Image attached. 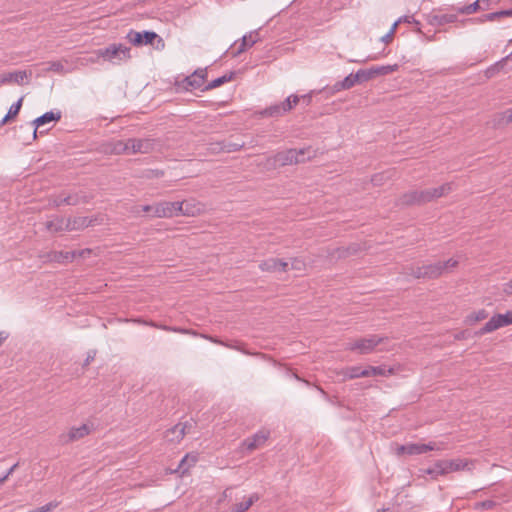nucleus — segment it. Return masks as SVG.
<instances>
[{
  "label": "nucleus",
  "instance_id": "obj_47",
  "mask_svg": "<svg viewBox=\"0 0 512 512\" xmlns=\"http://www.w3.org/2000/svg\"><path fill=\"white\" fill-rule=\"evenodd\" d=\"M223 84H224V75L218 77L217 79H215V80L209 82L207 85H205V87L203 88V91L216 88V87L221 86Z\"/></svg>",
  "mask_w": 512,
  "mask_h": 512
},
{
  "label": "nucleus",
  "instance_id": "obj_9",
  "mask_svg": "<svg viewBox=\"0 0 512 512\" xmlns=\"http://www.w3.org/2000/svg\"><path fill=\"white\" fill-rule=\"evenodd\" d=\"M126 39L135 46L152 44L155 39H158L159 42H162V39L159 37V35L153 31L137 32L130 30L126 35Z\"/></svg>",
  "mask_w": 512,
  "mask_h": 512
},
{
  "label": "nucleus",
  "instance_id": "obj_36",
  "mask_svg": "<svg viewBox=\"0 0 512 512\" xmlns=\"http://www.w3.org/2000/svg\"><path fill=\"white\" fill-rule=\"evenodd\" d=\"M359 368L360 366H350L342 369L340 374L343 376L344 380H352L359 378Z\"/></svg>",
  "mask_w": 512,
  "mask_h": 512
},
{
  "label": "nucleus",
  "instance_id": "obj_21",
  "mask_svg": "<svg viewBox=\"0 0 512 512\" xmlns=\"http://www.w3.org/2000/svg\"><path fill=\"white\" fill-rule=\"evenodd\" d=\"M356 84H359L358 76L356 75V73H351L348 76H346L342 81L336 82L331 87V93L334 94L342 90H348L354 87Z\"/></svg>",
  "mask_w": 512,
  "mask_h": 512
},
{
  "label": "nucleus",
  "instance_id": "obj_7",
  "mask_svg": "<svg viewBox=\"0 0 512 512\" xmlns=\"http://www.w3.org/2000/svg\"><path fill=\"white\" fill-rule=\"evenodd\" d=\"M260 40L259 32L257 30L251 31L249 34L244 35L240 42L235 41L228 50H226V54H231L233 57H236L240 53L244 52L247 48L253 46Z\"/></svg>",
  "mask_w": 512,
  "mask_h": 512
},
{
  "label": "nucleus",
  "instance_id": "obj_22",
  "mask_svg": "<svg viewBox=\"0 0 512 512\" xmlns=\"http://www.w3.org/2000/svg\"><path fill=\"white\" fill-rule=\"evenodd\" d=\"M408 444V455H420L432 450H440L441 448L435 443L430 442L428 444L421 443H407Z\"/></svg>",
  "mask_w": 512,
  "mask_h": 512
},
{
  "label": "nucleus",
  "instance_id": "obj_8",
  "mask_svg": "<svg viewBox=\"0 0 512 512\" xmlns=\"http://www.w3.org/2000/svg\"><path fill=\"white\" fill-rule=\"evenodd\" d=\"M269 437L270 431L266 429H261L251 437L246 438L241 443V448L248 452H252L256 449L263 447L266 441L269 439Z\"/></svg>",
  "mask_w": 512,
  "mask_h": 512
},
{
  "label": "nucleus",
  "instance_id": "obj_29",
  "mask_svg": "<svg viewBox=\"0 0 512 512\" xmlns=\"http://www.w3.org/2000/svg\"><path fill=\"white\" fill-rule=\"evenodd\" d=\"M503 17H512V8L485 14V15L479 17L478 21L480 23H483L486 21L493 22V21H497Z\"/></svg>",
  "mask_w": 512,
  "mask_h": 512
},
{
  "label": "nucleus",
  "instance_id": "obj_45",
  "mask_svg": "<svg viewBox=\"0 0 512 512\" xmlns=\"http://www.w3.org/2000/svg\"><path fill=\"white\" fill-rule=\"evenodd\" d=\"M23 98L21 97L16 103L12 104L7 112L8 117H15L19 113L22 106Z\"/></svg>",
  "mask_w": 512,
  "mask_h": 512
},
{
  "label": "nucleus",
  "instance_id": "obj_5",
  "mask_svg": "<svg viewBox=\"0 0 512 512\" xmlns=\"http://www.w3.org/2000/svg\"><path fill=\"white\" fill-rule=\"evenodd\" d=\"M299 102L300 97H298V95L292 94L281 103L274 104L263 109L262 111L259 112V114L262 117L277 118L291 111Z\"/></svg>",
  "mask_w": 512,
  "mask_h": 512
},
{
  "label": "nucleus",
  "instance_id": "obj_55",
  "mask_svg": "<svg viewBox=\"0 0 512 512\" xmlns=\"http://www.w3.org/2000/svg\"><path fill=\"white\" fill-rule=\"evenodd\" d=\"M393 30H389L384 36L381 37V41L389 44L393 40Z\"/></svg>",
  "mask_w": 512,
  "mask_h": 512
},
{
  "label": "nucleus",
  "instance_id": "obj_34",
  "mask_svg": "<svg viewBox=\"0 0 512 512\" xmlns=\"http://www.w3.org/2000/svg\"><path fill=\"white\" fill-rule=\"evenodd\" d=\"M446 469H448L449 473L453 471L464 470L468 466V462L463 459H453V460H445Z\"/></svg>",
  "mask_w": 512,
  "mask_h": 512
},
{
  "label": "nucleus",
  "instance_id": "obj_20",
  "mask_svg": "<svg viewBox=\"0 0 512 512\" xmlns=\"http://www.w3.org/2000/svg\"><path fill=\"white\" fill-rule=\"evenodd\" d=\"M28 76L29 75L26 71L4 73L0 76V85L9 84L12 82H15L19 85H23Z\"/></svg>",
  "mask_w": 512,
  "mask_h": 512
},
{
  "label": "nucleus",
  "instance_id": "obj_27",
  "mask_svg": "<svg viewBox=\"0 0 512 512\" xmlns=\"http://www.w3.org/2000/svg\"><path fill=\"white\" fill-rule=\"evenodd\" d=\"M67 219L63 217H54L45 224L46 229L50 232L66 231Z\"/></svg>",
  "mask_w": 512,
  "mask_h": 512
},
{
  "label": "nucleus",
  "instance_id": "obj_2",
  "mask_svg": "<svg viewBox=\"0 0 512 512\" xmlns=\"http://www.w3.org/2000/svg\"><path fill=\"white\" fill-rule=\"evenodd\" d=\"M452 190L451 183H445L436 188L421 191H411L402 196V203L407 205L422 204L448 194Z\"/></svg>",
  "mask_w": 512,
  "mask_h": 512
},
{
  "label": "nucleus",
  "instance_id": "obj_57",
  "mask_svg": "<svg viewBox=\"0 0 512 512\" xmlns=\"http://www.w3.org/2000/svg\"><path fill=\"white\" fill-rule=\"evenodd\" d=\"M503 291L508 295H512V278L504 284Z\"/></svg>",
  "mask_w": 512,
  "mask_h": 512
},
{
  "label": "nucleus",
  "instance_id": "obj_16",
  "mask_svg": "<svg viewBox=\"0 0 512 512\" xmlns=\"http://www.w3.org/2000/svg\"><path fill=\"white\" fill-rule=\"evenodd\" d=\"M187 423H178L165 432L164 438L167 442L179 443L186 434Z\"/></svg>",
  "mask_w": 512,
  "mask_h": 512
},
{
  "label": "nucleus",
  "instance_id": "obj_32",
  "mask_svg": "<svg viewBox=\"0 0 512 512\" xmlns=\"http://www.w3.org/2000/svg\"><path fill=\"white\" fill-rule=\"evenodd\" d=\"M373 70L374 77L388 75L398 70V64L394 65H381L371 67Z\"/></svg>",
  "mask_w": 512,
  "mask_h": 512
},
{
  "label": "nucleus",
  "instance_id": "obj_25",
  "mask_svg": "<svg viewBox=\"0 0 512 512\" xmlns=\"http://www.w3.org/2000/svg\"><path fill=\"white\" fill-rule=\"evenodd\" d=\"M503 323L501 321V314H496L490 318L488 322L479 330V335H484L487 333H491L499 328H502Z\"/></svg>",
  "mask_w": 512,
  "mask_h": 512
},
{
  "label": "nucleus",
  "instance_id": "obj_19",
  "mask_svg": "<svg viewBox=\"0 0 512 512\" xmlns=\"http://www.w3.org/2000/svg\"><path fill=\"white\" fill-rule=\"evenodd\" d=\"M94 220L86 216H78L68 218L66 224V231L82 230L92 225Z\"/></svg>",
  "mask_w": 512,
  "mask_h": 512
},
{
  "label": "nucleus",
  "instance_id": "obj_23",
  "mask_svg": "<svg viewBox=\"0 0 512 512\" xmlns=\"http://www.w3.org/2000/svg\"><path fill=\"white\" fill-rule=\"evenodd\" d=\"M48 258L52 262L56 263H68L72 262L76 258V252L72 251H52L48 254Z\"/></svg>",
  "mask_w": 512,
  "mask_h": 512
},
{
  "label": "nucleus",
  "instance_id": "obj_26",
  "mask_svg": "<svg viewBox=\"0 0 512 512\" xmlns=\"http://www.w3.org/2000/svg\"><path fill=\"white\" fill-rule=\"evenodd\" d=\"M130 321L134 322V323L148 325V326H151V327H154L157 329H161L164 331L177 332V333H190V331H188L186 329L171 327V326H166V325H159L153 321H146V320H142V319H131Z\"/></svg>",
  "mask_w": 512,
  "mask_h": 512
},
{
  "label": "nucleus",
  "instance_id": "obj_3",
  "mask_svg": "<svg viewBox=\"0 0 512 512\" xmlns=\"http://www.w3.org/2000/svg\"><path fill=\"white\" fill-rule=\"evenodd\" d=\"M130 52L131 49L123 44H111L105 48L98 49L95 53L104 61L119 65L131 58Z\"/></svg>",
  "mask_w": 512,
  "mask_h": 512
},
{
  "label": "nucleus",
  "instance_id": "obj_59",
  "mask_svg": "<svg viewBox=\"0 0 512 512\" xmlns=\"http://www.w3.org/2000/svg\"><path fill=\"white\" fill-rule=\"evenodd\" d=\"M7 338H8V334L4 331H1L0 332V347L6 341Z\"/></svg>",
  "mask_w": 512,
  "mask_h": 512
},
{
  "label": "nucleus",
  "instance_id": "obj_1",
  "mask_svg": "<svg viewBox=\"0 0 512 512\" xmlns=\"http://www.w3.org/2000/svg\"><path fill=\"white\" fill-rule=\"evenodd\" d=\"M452 190L451 183H445L436 188L421 191H411L402 196V203L407 205L422 204L448 194Z\"/></svg>",
  "mask_w": 512,
  "mask_h": 512
},
{
  "label": "nucleus",
  "instance_id": "obj_56",
  "mask_svg": "<svg viewBox=\"0 0 512 512\" xmlns=\"http://www.w3.org/2000/svg\"><path fill=\"white\" fill-rule=\"evenodd\" d=\"M75 252H76V257L86 258L88 255L91 254V249L85 248V249L78 250Z\"/></svg>",
  "mask_w": 512,
  "mask_h": 512
},
{
  "label": "nucleus",
  "instance_id": "obj_10",
  "mask_svg": "<svg viewBox=\"0 0 512 512\" xmlns=\"http://www.w3.org/2000/svg\"><path fill=\"white\" fill-rule=\"evenodd\" d=\"M206 77L207 70L198 69L183 80L182 86L189 91L198 89L203 91V88L205 87Z\"/></svg>",
  "mask_w": 512,
  "mask_h": 512
},
{
  "label": "nucleus",
  "instance_id": "obj_18",
  "mask_svg": "<svg viewBox=\"0 0 512 512\" xmlns=\"http://www.w3.org/2000/svg\"><path fill=\"white\" fill-rule=\"evenodd\" d=\"M61 118V113L59 111H49V112H46L44 113L43 115L37 117L33 122H32V125L34 126V129H33V137L36 138L37 137V129L40 127V126H43L47 123H50V122H53V121H58L60 120Z\"/></svg>",
  "mask_w": 512,
  "mask_h": 512
},
{
  "label": "nucleus",
  "instance_id": "obj_52",
  "mask_svg": "<svg viewBox=\"0 0 512 512\" xmlns=\"http://www.w3.org/2000/svg\"><path fill=\"white\" fill-rule=\"evenodd\" d=\"M395 453L398 456H401V455H404V454L408 455V444L397 445V447L395 449Z\"/></svg>",
  "mask_w": 512,
  "mask_h": 512
},
{
  "label": "nucleus",
  "instance_id": "obj_6",
  "mask_svg": "<svg viewBox=\"0 0 512 512\" xmlns=\"http://www.w3.org/2000/svg\"><path fill=\"white\" fill-rule=\"evenodd\" d=\"M382 341V337L378 335H370L369 337L359 338L347 343L346 350L357 351L359 354H369L373 352L376 346H378Z\"/></svg>",
  "mask_w": 512,
  "mask_h": 512
},
{
  "label": "nucleus",
  "instance_id": "obj_62",
  "mask_svg": "<svg viewBox=\"0 0 512 512\" xmlns=\"http://www.w3.org/2000/svg\"><path fill=\"white\" fill-rule=\"evenodd\" d=\"M402 22V19L399 18L396 22L393 23L392 27L390 28V30H393V35L395 34V31L397 29V26L399 25V23Z\"/></svg>",
  "mask_w": 512,
  "mask_h": 512
},
{
  "label": "nucleus",
  "instance_id": "obj_37",
  "mask_svg": "<svg viewBox=\"0 0 512 512\" xmlns=\"http://www.w3.org/2000/svg\"><path fill=\"white\" fill-rule=\"evenodd\" d=\"M197 461V457L195 455H189L187 454L180 462L179 464V467H178V470L181 471L182 473H185L187 471V469L191 466V465H194Z\"/></svg>",
  "mask_w": 512,
  "mask_h": 512
},
{
  "label": "nucleus",
  "instance_id": "obj_60",
  "mask_svg": "<svg viewBox=\"0 0 512 512\" xmlns=\"http://www.w3.org/2000/svg\"><path fill=\"white\" fill-rule=\"evenodd\" d=\"M7 338H8V334L4 331H1L0 332V347L6 341Z\"/></svg>",
  "mask_w": 512,
  "mask_h": 512
},
{
  "label": "nucleus",
  "instance_id": "obj_64",
  "mask_svg": "<svg viewBox=\"0 0 512 512\" xmlns=\"http://www.w3.org/2000/svg\"><path fill=\"white\" fill-rule=\"evenodd\" d=\"M300 264H301V261H299V260L295 259V260L292 262V267H293V268L298 269Z\"/></svg>",
  "mask_w": 512,
  "mask_h": 512
},
{
  "label": "nucleus",
  "instance_id": "obj_33",
  "mask_svg": "<svg viewBox=\"0 0 512 512\" xmlns=\"http://www.w3.org/2000/svg\"><path fill=\"white\" fill-rule=\"evenodd\" d=\"M480 3H481L480 0H476L475 2H473L470 5L458 7L456 9V11H457L458 14L470 15V14H473V13L477 12L480 9L485 10V7H482L480 5Z\"/></svg>",
  "mask_w": 512,
  "mask_h": 512
},
{
  "label": "nucleus",
  "instance_id": "obj_50",
  "mask_svg": "<svg viewBox=\"0 0 512 512\" xmlns=\"http://www.w3.org/2000/svg\"><path fill=\"white\" fill-rule=\"evenodd\" d=\"M501 321L503 326H508L512 324V311H507L505 314H501Z\"/></svg>",
  "mask_w": 512,
  "mask_h": 512
},
{
  "label": "nucleus",
  "instance_id": "obj_63",
  "mask_svg": "<svg viewBox=\"0 0 512 512\" xmlns=\"http://www.w3.org/2000/svg\"><path fill=\"white\" fill-rule=\"evenodd\" d=\"M401 19H402V21L407 22V23H411L412 21H415L413 19V17H410V16H403V17H401Z\"/></svg>",
  "mask_w": 512,
  "mask_h": 512
},
{
  "label": "nucleus",
  "instance_id": "obj_44",
  "mask_svg": "<svg viewBox=\"0 0 512 512\" xmlns=\"http://www.w3.org/2000/svg\"><path fill=\"white\" fill-rule=\"evenodd\" d=\"M48 67L46 68L47 71H53L57 73H64V66L60 61H51L47 63Z\"/></svg>",
  "mask_w": 512,
  "mask_h": 512
},
{
  "label": "nucleus",
  "instance_id": "obj_28",
  "mask_svg": "<svg viewBox=\"0 0 512 512\" xmlns=\"http://www.w3.org/2000/svg\"><path fill=\"white\" fill-rule=\"evenodd\" d=\"M259 500L258 494L254 493L243 501L233 505L230 512H245Z\"/></svg>",
  "mask_w": 512,
  "mask_h": 512
},
{
  "label": "nucleus",
  "instance_id": "obj_54",
  "mask_svg": "<svg viewBox=\"0 0 512 512\" xmlns=\"http://www.w3.org/2000/svg\"><path fill=\"white\" fill-rule=\"evenodd\" d=\"M358 375H359V378H361V377H371L372 375H371V371H370V366H368L366 368H362L360 366L359 374Z\"/></svg>",
  "mask_w": 512,
  "mask_h": 512
},
{
  "label": "nucleus",
  "instance_id": "obj_42",
  "mask_svg": "<svg viewBox=\"0 0 512 512\" xmlns=\"http://www.w3.org/2000/svg\"><path fill=\"white\" fill-rule=\"evenodd\" d=\"M498 124L512 123V108L498 114Z\"/></svg>",
  "mask_w": 512,
  "mask_h": 512
},
{
  "label": "nucleus",
  "instance_id": "obj_48",
  "mask_svg": "<svg viewBox=\"0 0 512 512\" xmlns=\"http://www.w3.org/2000/svg\"><path fill=\"white\" fill-rule=\"evenodd\" d=\"M58 505L57 502H49L35 510H33L34 512H51L54 508H56Z\"/></svg>",
  "mask_w": 512,
  "mask_h": 512
},
{
  "label": "nucleus",
  "instance_id": "obj_30",
  "mask_svg": "<svg viewBox=\"0 0 512 512\" xmlns=\"http://www.w3.org/2000/svg\"><path fill=\"white\" fill-rule=\"evenodd\" d=\"M81 202H86V197L79 195L78 193L69 194L64 197H59L56 201V205H78Z\"/></svg>",
  "mask_w": 512,
  "mask_h": 512
},
{
  "label": "nucleus",
  "instance_id": "obj_40",
  "mask_svg": "<svg viewBox=\"0 0 512 512\" xmlns=\"http://www.w3.org/2000/svg\"><path fill=\"white\" fill-rule=\"evenodd\" d=\"M487 317H488V312L485 309H480L479 311H477L473 314H470L467 317V321L470 324H473L475 322L482 321V320L486 319Z\"/></svg>",
  "mask_w": 512,
  "mask_h": 512
},
{
  "label": "nucleus",
  "instance_id": "obj_51",
  "mask_svg": "<svg viewBox=\"0 0 512 512\" xmlns=\"http://www.w3.org/2000/svg\"><path fill=\"white\" fill-rule=\"evenodd\" d=\"M163 175H164V172H163V171L155 169V170H148V171L146 172V175H145V176H146L147 178H160V177H162Z\"/></svg>",
  "mask_w": 512,
  "mask_h": 512
},
{
  "label": "nucleus",
  "instance_id": "obj_58",
  "mask_svg": "<svg viewBox=\"0 0 512 512\" xmlns=\"http://www.w3.org/2000/svg\"><path fill=\"white\" fill-rule=\"evenodd\" d=\"M299 97H300V100H302L306 105H309L311 103V100H312L311 94H305V95H301Z\"/></svg>",
  "mask_w": 512,
  "mask_h": 512
},
{
  "label": "nucleus",
  "instance_id": "obj_38",
  "mask_svg": "<svg viewBox=\"0 0 512 512\" xmlns=\"http://www.w3.org/2000/svg\"><path fill=\"white\" fill-rule=\"evenodd\" d=\"M370 371L372 376H388L394 372L392 368H386L385 366H370Z\"/></svg>",
  "mask_w": 512,
  "mask_h": 512
},
{
  "label": "nucleus",
  "instance_id": "obj_53",
  "mask_svg": "<svg viewBox=\"0 0 512 512\" xmlns=\"http://www.w3.org/2000/svg\"><path fill=\"white\" fill-rule=\"evenodd\" d=\"M141 211L145 213H150L151 216L155 217V205H143L141 207Z\"/></svg>",
  "mask_w": 512,
  "mask_h": 512
},
{
  "label": "nucleus",
  "instance_id": "obj_14",
  "mask_svg": "<svg viewBox=\"0 0 512 512\" xmlns=\"http://www.w3.org/2000/svg\"><path fill=\"white\" fill-rule=\"evenodd\" d=\"M153 150V142L150 139H128V154H146Z\"/></svg>",
  "mask_w": 512,
  "mask_h": 512
},
{
  "label": "nucleus",
  "instance_id": "obj_4",
  "mask_svg": "<svg viewBox=\"0 0 512 512\" xmlns=\"http://www.w3.org/2000/svg\"><path fill=\"white\" fill-rule=\"evenodd\" d=\"M312 157L310 148L288 149L274 155V163L279 166H287L305 162Z\"/></svg>",
  "mask_w": 512,
  "mask_h": 512
},
{
  "label": "nucleus",
  "instance_id": "obj_41",
  "mask_svg": "<svg viewBox=\"0 0 512 512\" xmlns=\"http://www.w3.org/2000/svg\"><path fill=\"white\" fill-rule=\"evenodd\" d=\"M356 75L358 76L359 83H363L375 78L372 68L360 69L356 72Z\"/></svg>",
  "mask_w": 512,
  "mask_h": 512
},
{
  "label": "nucleus",
  "instance_id": "obj_49",
  "mask_svg": "<svg viewBox=\"0 0 512 512\" xmlns=\"http://www.w3.org/2000/svg\"><path fill=\"white\" fill-rule=\"evenodd\" d=\"M18 466L19 463H15L7 470V472L2 477H0V485L3 484L9 478L10 475H12V473L16 470Z\"/></svg>",
  "mask_w": 512,
  "mask_h": 512
},
{
  "label": "nucleus",
  "instance_id": "obj_61",
  "mask_svg": "<svg viewBox=\"0 0 512 512\" xmlns=\"http://www.w3.org/2000/svg\"><path fill=\"white\" fill-rule=\"evenodd\" d=\"M512 61V52L510 54H508L506 57L502 58L501 60H499L500 62H502V64L504 66H506V64L508 63V61Z\"/></svg>",
  "mask_w": 512,
  "mask_h": 512
},
{
  "label": "nucleus",
  "instance_id": "obj_15",
  "mask_svg": "<svg viewBox=\"0 0 512 512\" xmlns=\"http://www.w3.org/2000/svg\"><path fill=\"white\" fill-rule=\"evenodd\" d=\"M426 20L431 26L440 27L449 23L456 22L457 14H441L432 12L426 16Z\"/></svg>",
  "mask_w": 512,
  "mask_h": 512
},
{
  "label": "nucleus",
  "instance_id": "obj_43",
  "mask_svg": "<svg viewBox=\"0 0 512 512\" xmlns=\"http://www.w3.org/2000/svg\"><path fill=\"white\" fill-rule=\"evenodd\" d=\"M496 506V502L493 500H484L475 503L474 508L476 510H491Z\"/></svg>",
  "mask_w": 512,
  "mask_h": 512
},
{
  "label": "nucleus",
  "instance_id": "obj_24",
  "mask_svg": "<svg viewBox=\"0 0 512 512\" xmlns=\"http://www.w3.org/2000/svg\"><path fill=\"white\" fill-rule=\"evenodd\" d=\"M179 204H181V210H178L177 216H195L202 210L199 204L192 201H179Z\"/></svg>",
  "mask_w": 512,
  "mask_h": 512
},
{
  "label": "nucleus",
  "instance_id": "obj_46",
  "mask_svg": "<svg viewBox=\"0 0 512 512\" xmlns=\"http://www.w3.org/2000/svg\"><path fill=\"white\" fill-rule=\"evenodd\" d=\"M458 265V261L454 259H448L445 262H440L442 273H445L447 271H450L451 269L455 268Z\"/></svg>",
  "mask_w": 512,
  "mask_h": 512
},
{
  "label": "nucleus",
  "instance_id": "obj_12",
  "mask_svg": "<svg viewBox=\"0 0 512 512\" xmlns=\"http://www.w3.org/2000/svg\"><path fill=\"white\" fill-rule=\"evenodd\" d=\"M410 274L415 278L434 279L441 276L443 273L439 261L433 264H427L421 267L411 268Z\"/></svg>",
  "mask_w": 512,
  "mask_h": 512
},
{
  "label": "nucleus",
  "instance_id": "obj_17",
  "mask_svg": "<svg viewBox=\"0 0 512 512\" xmlns=\"http://www.w3.org/2000/svg\"><path fill=\"white\" fill-rule=\"evenodd\" d=\"M287 267H288L287 262L280 260V259H276V258L266 259L259 264V268L265 272H275V271L285 272L287 270Z\"/></svg>",
  "mask_w": 512,
  "mask_h": 512
},
{
  "label": "nucleus",
  "instance_id": "obj_13",
  "mask_svg": "<svg viewBox=\"0 0 512 512\" xmlns=\"http://www.w3.org/2000/svg\"><path fill=\"white\" fill-rule=\"evenodd\" d=\"M178 210H181L179 201L169 202L162 201L155 204V217L157 218H172L176 217Z\"/></svg>",
  "mask_w": 512,
  "mask_h": 512
},
{
  "label": "nucleus",
  "instance_id": "obj_11",
  "mask_svg": "<svg viewBox=\"0 0 512 512\" xmlns=\"http://www.w3.org/2000/svg\"><path fill=\"white\" fill-rule=\"evenodd\" d=\"M91 431L92 427L88 424H82L79 427H72L68 433H62L59 435V442L65 445L74 441H78L89 435Z\"/></svg>",
  "mask_w": 512,
  "mask_h": 512
},
{
  "label": "nucleus",
  "instance_id": "obj_31",
  "mask_svg": "<svg viewBox=\"0 0 512 512\" xmlns=\"http://www.w3.org/2000/svg\"><path fill=\"white\" fill-rule=\"evenodd\" d=\"M446 465L445 460H439L432 467L425 470V473L431 475L433 478H436L439 475L448 474L449 471L446 469Z\"/></svg>",
  "mask_w": 512,
  "mask_h": 512
},
{
  "label": "nucleus",
  "instance_id": "obj_39",
  "mask_svg": "<svg viewBox=\"0 0 512 512\" xmlns=\"http://www.w3.org/2000/svg\"><path fill=\"white\" fill-rule=\"evenodd\" d=\"M504 65L502 64V62L500 61H497L496 63H494L493 65L489 66L486 70H485V76L487 78H492L494 77L495 75H497L501 70L504 69Z\"/></svg>",
  "mask_w": 512,
  "mask_h": 512
},
{
  "label": "nucleus",
  "instance_id": "obj_35",
  "mask_svg": "<svg viewBox=\"0 0 512 512\" xmlns=\"http://www.w3.org/2000/svg\"><path fill=\"white\" fill-rule=\"evenodd\" d=\"M110 152L113 154H128V140H118L111 144Z\"/></svg>",
  "mask_w": 512,
  "mask_h": 512
}]
</instances>
